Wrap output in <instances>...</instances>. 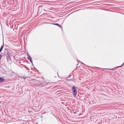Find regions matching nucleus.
<instances>
[{"label":"nucleus","mask_w":124,"mask_h":124,"mask_svg":"<svg viewBox=\"0 0 124 124\" xmlns=\"http://www.w3.org/2000/svg\"><path fill=\"white\" fill-rule=\"evenodd\" d=\"M71 77V79H68V80H70V81H71V80H72L73 78V76L72 75H70L68 77H67V78H69V77Z\"/></svg>","instance_id":"39448f33"},{"label":"nucleus","mask_w":124,"mask_h":124,"mask_svg":"<svg viewBox=\"0 0 124 124\" xmlns=\"http://www.w3.org/2000/svg\"><path fill=\"white\" fill-rule=\"evenodd\" d=\"M71 89L73 93V95L75 97L77 93L76 87L75 86H74L71 88Z\"/></svg>","instance_id":"f03ea898"},{"label":"nucleus","mask_w":124,"mask_h":124,"mask_svg":"<svg viewBox=\"0 0 124 124\" xmlns=\"http://www.w3.org/2000/svg\"><path fill=\"white\" fill-rule=\"evenodd\" d=\"M124 64V62L123 63V64L120 66H119V67H121Z\"/></svg>","instance_id":"f8f14e48"},{"label":"nucleus","mask_w":124,"mask_h":124,"mask_svg":"<svg viewBox=\"0 0 124 124\" xmlns=\"http://www.w3.org/2000/svg\"><path fill=\"white\" fill-rule=\"evenodd\" d=\"M27 58L29 60L31 63L32 64V60L31 59V58L30 55L28 54H27Z\"/></svg>","instance_id":"7ed1b4c3"},{"label":"nucleus","mask_w":124,"mask_h":124,"mask_svg":"<svg viewBox=\"0 0 124 124\" xmlns=\"http://www.w3.org/2000/svg\"><path fill=\"white\" fill-rule=\"evenodd\" d=\"M4 81V79L3 78L0 77V83L3 82Z\"/></svg>","instance_id":"20e7f679"},{"label":"nucleus","mask_w":124,"mask_h":124,"mask_svg":"<svg viewBox=\"0 0 124 124\" xmlns=\"http://www.w3.org/2000/svg\"><path fill=\"white\" fill-rule=\"evenodd\" d=\"M7 61H8L9 60H10V56L9 55H8V57H7Z\"/></svg>","instance_id":"423d86ee"},{"label":"nucleus","mask_w":124,"mask_h":124,"mask_svg":"<svg viewBox=\"0 0 124 124\" xmlns=\"http://www.w3.org/2000/svg\"><path fill=\"white\" fill-rule=\"evenodd\" d=\"M83 64H84V65H85V64H84V63H82V62H81Z\"/></svg>","instance_id":"ddd939ff"},{"label":"nucleus","mask_w":124,"mask_h":124,"mask_svg":"<svg viewBox=\"0 0 124 124\" xmlns=\"http://www.w3.org/2000/svg\"><path fill=\"white\" fill-rule=\"evenodd\" d=\"M115 70V68H112L111 69H109V70Z\"/></svg>","instance_id":"9d476101"},{"label":"nucleus","mask_w":124,"mask_h":124,"mask_svg":"<svg viewBox=\"0 0 124 124\" xmlns=\"http://www.w3.org/2000/svg\"><path fill=\"white\" fill-rule=\"evenodd\" d=\"M34 82L35 83L33 84L32 85V86H34L36 87L39 86L40 87H43L45 86L46 85L44 84H41V82L40 81H38L35 79Z\"/></svg>","instance_id":"f257e3e1"},{"label":"nucleus","mask_w":124,"mask_h":124,"mask_svg":"<svg viewBox=\"0 0 124 124\" xmlns=\"http://www.w3.org/2000/svg\"><path fill=\"white\" fill-rule=\"evenodd\" d=\"M1 52L0 51V53Z\"/></svg>","instance_id":"2eb2a0df"},{"label":"nucleus","mask_w":124,"mask_h":124,"mask_svg":"<svg viewBox=\"0 0 124 124\" xmlns=\"http://www.w3.org/2000/svg\"><path fill=\"white\" fill-rule=\"evenodd\" d=\"M3 47H4V46H3V45H2L1 46V47H0V51L1 52V51H2V49H3Z\"/></svg>","instance_id":"0eeeda50"},{"label":"nucleus","mask_w":124,"mask_h":124,"mask_svg":"<svg viewBox=\"0 0 124 124\" xmlns=\"http://www.w3.org/2000/svg\"><path fill=\"white\" fill-rule=\"evenodd\" d=\"M54 25L57 26H59V27H61L60 25L59 24L57 23H53Z\"/></svg>","instance_id":"6e6552de"},{"label":"nucleus","mask_w":124,"mask_h":124,"mask_svg":"<svg viewBox=\"0 0 124 124\" xmlns=\"http://www.w3.org/2000/svg\"><path fill=\"white\" fill-rule=\"evenodd\" d=\"M23 65V66L25 67V68L26 69V70H28L29 69L28 67H26V66H25L24 65Z\"/></svg>","instance_id":"1a4fd4ad"},{"label":"nucleus","mask_w":124,"mask_h":124,"mask_svg":"<svg viewBox=\"0 0 124 124\" xmlns=\"http://www.w3.org/2000/svg\"><path fill=\"white\" fill-rule=\"evenodd\" d=\"M23 124V123H22V124Z\"/></svg>","instance_id":"4468645a"},{"label":"nucleus","mask_w":124,"mask_h":124,"mask_svg":"<svg viewBox=\"0 0 124 124\" xmlns=\"http://www.w3.org/2000/svg\"><path fill=\"white\" fill-rule=\"evenodd\" d=\"M2 55H0V60L1 59V58H2Z\"/></svg>","instance_id":"9b49d317"}]
</instances>
